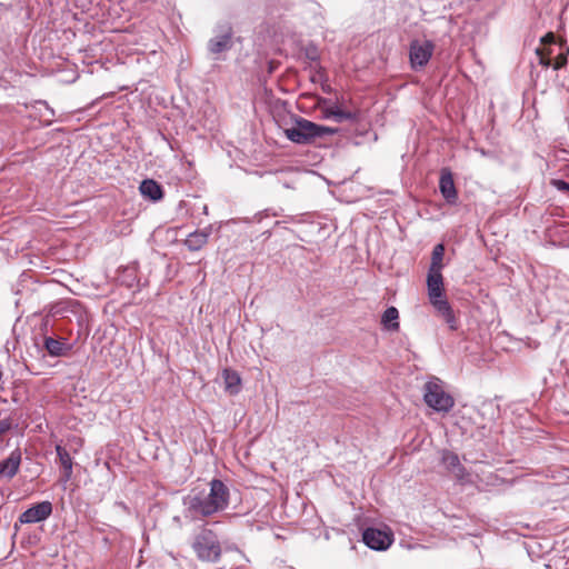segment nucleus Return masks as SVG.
I'll return each instance as SVG.
<instances>
[{
	"label": "nucleus",
	"mask_w": 569,
	"mask_h": 569,
	"mask_svg": "<svg viewBox=\"0 0 569 569\" xmlns=\"http://www.w3.org/2000/svg\"><path fill=\"white\" fill-rule=\"evenodd\" d=\"M567 53L569 54V49L567 50Z\"/></svg>",
	"instance_id": "c756f323"
},
{
	"label": "nucleus",
	"mask_w": 569,
	"mask_h": 569,
	"mask_svg": "<svg viewBox=\"0 0 569 569\" xmlns=\"http://www.w3.org/2000/svg\"><path fill=\"white\" fill-rule=\"evenodd\" d=\"M52 503L48 500L31 506L19 516L20 523H37L44 521L52 513Z\"/></svg>",
	"instance_id": "0eeeda50"
},
{
	"label": "nucleus",
	"mask_w": 569,
	"mask_h": 569,
	"mask_svg": "<svg viewBox=\"0 0 569 569\" xmlns=\"http://www.w3.org/2000/svg\"><path fill=\"white\" fill-rule=\"evenodd\" d=\"M231 43V33L227 32L224 34L218 36L211 39L208 43L209 51L213 54L221 53L230 48Z\"/></svg>",
	"instance_id": "dca6fc26"
},
{
	"label": "nucleus",
	"mask_w": 569,
	"mask_h": 569,
	"mask_svg": "<svg viewBox=\"0 0 569 569\" xmlns=\"http://www.w3.org/2000/svg\"><path fill=\"white\" fill-rule=\"evenodd\" d=\"M477 152H480L482 156H486V152L482 148H475Z\"/></svg>",
	"instance_id": "cd10ccee"
},
{
	"label": "nucleus",
	"mask_w": 569,
	"mask_h": 569,
	"mask_svg": "<svg viewBox=\"0 0 569 569\" xmlns=\"http://www.w3.org/2000/svg\"><path fill=\"white\" fill-rule=\"evenodd\" d=\"M443 256H445V246L442 243L435 246V248L432 250L431 263L429 267V271L441 272Z\"/></svg>",
	"instance_id": "412c9836"
},
{
	"label": "nucleus",
	"mask_w": 569,
	"mask_h": 569,
	"mask_svg": "<svg viewBox=\"0 0 569 569\" xmlns=\"http://www.w3.org/2000/svg\"><path fill=\"white\" fill-rule=\"evenodd\" d=\"M331 107L333 108V112L336 113L335 114V120L337 122L353 121V120H356L358 118V111L357 110L345 109L338 102L331 104Z\"/></svg>",
	"instance_id": "aec40b11"
},
{
	"label": "nucleus",
	"mask_w": 569,
	"mask_h": 569,
	"mask_svg": "<svg viewBox=\"0 0 569 569\" xmlns=\"http://www.w3.org/2000/svg\"><path fill=\"white\" fill-rule=\"evenodd\" d=\"M207 241H208L207 233L200 232V231H194L187 237L184 243L190 250L197 251V250L201 249L207 243Z\"/></svg>",
	"instance_id": "6ab92c4d"
},
{
	"label": "nucleus",
	"mask_w": 569,
	"mask_h": 569,
	"mask_svg": "<svg viewBox=\"0 0 569 569\" xmlns=\"http://www.w3.org/2000/svg\"><path fill=\"white\" fill-rule=\"evenodd\" d=\"M551 184L559 191L569 193V183L561 179H552Z\"/></svg>",
	"instance_id": "393cba45"
},
{
	"label": "nucleus",
	"mask_w": 569,
	"mask_h": 569,
	"mask_svg": "<svg viewBox=\"0 0 569 569\" xmlns=\"http://www.w3.org/2000/svg\"><path fill=\"white\" fill-rule=\"evenodd\" d=\"M392 533L377 528H367L362 541L373 550H386L392 543Z\"/></svg>",
	"instance_id": "423d86ee"
},
{
	"label": "nucleus",
	"mask_w": 569,
	"mask_h": 569,
	"mask_svg": "<svg viewBox=\"0 0 569 569\" xmlns=\"http://www.w3.org/2000/svg\"><path fill=\"white\" fill-rule=\"evenodd\" d=\"M56 452L59 459V463L63 469V481L67 482L71 479L72 476V458L69 451L61 445L56 446Z\"/></svg>",
	"instance_id": "4468645a"
},
{
	"label": "nucleus",
	"mask_w": 569,
	"mask_h": 569,
	"mask_svg": "<svg viewBox=\"0 0 569 569\" xmlns=\"http://www.w3.org/2000/svg\"><path fill=\"white\" fill-rule=\"evenodd\" d=\"M536 53L539 58V63L543 67H550L551 66V49L547 47H538L536 49Z\"/></svg>",
	"instance_id": "4be33fe9"
},
{
	"label": "nucleus",
	"mask_w": 569,
	"mask_h": 569,
	"mask_svg": "<svg viewBox=\"0 0 569 569\" xmlns=\"http://www.w3.org/2000/svg\"><path fill=\"white\" fill-rule=\"evenodd\" d=\"M336 131V129L319 126L306 119H297L292 127L283 130L286 138L292 142H301L302 139L322 137L323 134H331Z\"/></svg>",
	"instance_id": "20e7f679"
},
{
	"label": "nucleus",
	"mask_w": 569,
	"mask_h": 569,
	"mask_svg": "<svg viewBox=\"0 0 569 569\" xmlns=\"http://www.w3.org/2000/svg\"><path fill=\"white\" fill-rule=\"evenodd\" d=\"M399 311L396 307H389L385 310L381 317V323L385 328L391 331H397L399 329Z\"/></svg>",
	"instance_id": "f3484780"
},
{
	"label": "nucleus",
	"mask_w": 569,
	"mask_h": 569,
	"mask_svg": "<svg viewBox=\"0 0 569 569\" xmlns=\"http://www.w3.org/2000/svg\"><path fill=\"white\" fill-rule=\"evenodd\" d=\"M439 189L443 198L453 203L457 200V190L453 182L452 173L448 169H442L439 180Z\"/></svg>",
	"instance_id": "9d476101"
},
{
	"label": "nucleus",
	"mask_w": 569,
	"mask_h": 569,
	"mask_svg": "<svg viewBox=\"0 0 569 569\" xmlns=\"http://www.w3.org/2000/svg\"><path fill=\"white\" fill-rule=\"evenodd\" d=\"M319 104L321 106V112L325 118L327 119H333L335 120V112L331 104H329V101L327 99H321Z\"/></svg>",
	"instance_id": "5701e85b"
},
{
	"label": "nucleus",
	"mask_w": 569,
	"mask_h": 569,
	"mask_svg": "<svg viewBox=\"0 0 569 569\" xmlns=\"http://www.w3.org/2000/svg\"><path fill=\"white\" fill-rule=\"evenodd\" d=\"M555 41H556V37H555L553 32H548V33H546V34L541 38V40H540V42H541V44H542L543 47H546V46H548V44H552V43H555Z\"/></svg>",
	"instance_id": "a878e982"
},
{
	"label": "nucleus",
	"mask_w": 569,
	"mask_h": 569,
	"mask_svg": "<svg viewBox=\"0 0 569 569\" xmlns=\"http://www.w3.org/2000/svg\"><path fill=\"white\" fill-rule=\"evenodd\" d=\"M435 44L429 40H413L410 43L409 59L413 70L422 69L429 62Z\"/></svg>",
	"instance_id": "39448f33"
},
{
	"label": "nucleus",
	"mask_w": 569,
	"mask_h": 569,
	"mask_svg": "<svg viewBox=\"0 0 569 569\" xmlns=\"http://www.w3.org/2000/svg\"><path fill=\"white\" fill-rule=\"evenodd\" d=\"M39 110H41V108H44L46 111H48L50 113V117H53V111L48 107V104L46 102H39Z\"/></svg>",
	"instance_id": "bb28decb"
},
{
	"label": "nucleus",
	"mask_w": 569,
	"mask_h": 569,
	"mask_svg": "<svg viewBox=\"0 0 569 569\" xmlns=\"http://www.w3.org/2000/svg\"><path fill=\"white\" fill-rule=\"evenodd\" d=\"M209 485V492L192 490L184 498L187 517L208 518L227 509L230 499L229 488L219 479H212Z\"/></svg>",
	"instance_id": "f257e3e1"
},
{
	"label": "nucleus",
	"mask_w": 569,
	"mask_h": 569,
	"mask_svg": "<svg viewBox=\"0 0 569 569\" xmlns=\"http://www.w3.org/2000/svg\"><path fill=\"white\" fill-rule=\"evenodd\" d=\"M139 189L143 197L153 201L160 200L163 196L160 184L151 179L143 180Z\"/></svg>",
	"instance_id": "2eb2a0df"
},
{
	"label": "nucleus",
	"mask_w": 569,
	"mask_h": 569,
	"mask_svg": "<svg viewBox=\"0 0 569 569\" xmlns=\"http://www.w3.org/2000/svg\"><path fill=\"white\" fill-rule=\"evenodd\" d=\"M441 462L446 469L452 472L457 478L461 479L466 475V469L461 465L457 453L445 450L441 456Z\"/></svg>",
	"instance_id": "f8f14e48"
},
{
	"label": "nucleus",
	"mask_w": 569,
	"mask_h": 569,
	"mask_svg": "<svg viewBox=\"0 0 569 569\" xmlns=\"http://www.w3.org/2000/svg\"><path fill=\"white\" fill-rule=\"evenodd\" d=\"M430 303L437 313L443 318L450 330H457V319L455 312L446 297L431 300Z\"/></svg>",
	"instance_id": "1a4fd4ad"
},
{
	"label": "nucleus",
	"mask_w": 569,
	"mask_h": 569,
	"mask_svg": "<svg viewBox=\"0 0 569 569\" xmlns=\"http://www.w3.org/2000/svg\"><path fill=\"white\" fill-rule=\"evenodd\" d=\"M191 547L197 558L203 562H217L222 553L217 533L206 527L194 536Z\"/></svg>",
	"instance_id": "f03ea898"
},
{
	"label": "nucleus",
	"mask_w": 569,
	"mask_h": 569,
	"mask_svg": "<svg viewBox=\"0 0 569 569\" xmlns=\"http://www.w3.org/2000/svg\"><path fill=\"white\" fill-rule=\"evenodd\" d=\"M22 455L19 449H14L11 451L8 458L0 461V479L7 478L11 479L13 478L20 468L21 465Z\"/></svg>",
	"instance_id": "6e6552de"
},
{
	"label": "nucleus",
	"mask_w": 569,
	"mask_h": 569,
	"mask_svg": "<svg viewBox=\"0 0 569 569\" xmlns=\"http://www.w3.org/2000/svg\"><path fill=\"white\" fill-rule=\"evenodd\" d=\"M425 402L437 412H449L455 406V399L445 391L439 379L426 382L423 387Z\"/></svg>",
	"instance_id": "7ed1b4c3"
},
{
	"label": "nucleus",
	"mask_w": 569,
	"mask_h": 569,
	"mask_svg": "<svg viewBox=\"0 0 569 569\" xmlns=\"http://www.w3.org/2000/svg\"><path fill=\"white\" fill-rule=\"evenodd\" d=\"M427 288L429 301L445 297L443 278L441 272L428 271Z\"/></svg>",
	"instance_id": "9b49d317"
},
{
	"label": "nucleus",
	"mask_w": 569,
	"mask_h": 569,
	"mask_svg": "<svg viewBox=\"0 0 569 569\" xmlns=\"http://www.w3.org/2000/svg\"><path fill=\"white\" fill-rule=\"evenodd\" d=\"M567 63H568L567 53H560L556 57L555 62L553 63L551 62V66L553 67L555 70H559V69L565 68L567 66Z\"/></svg>",
	"instance_id": "b1692460"
},
{
	"label": "nucleus",
	"mask_w": 569,
	"mask_h": 569,
	"mask_svg": "<svg viewBox=\"0 0 569 569\" xmlns=\"http://www.w3.org/2000/svg\"><path fill=\"white\" fill-rule=\"evenodd\" d=\"M44 348L49 355L53 357H61L66 355L68 350L67 343L64 341L57 340L51 337L44 339Z\"/></svg>",
	"instance_id": "a211bd4d"
},
{
	"label": "nucleus",
	"mask_w": 569,
	"mask_h": 569,
	"mask_svg": "<svg viewBox=\"0 0 569 569\" xmlns=\"http://www.w3.org/2000/svg\"><path fill=\"white\" fill-rule=\"evenodd\" d=\"M222 378L224 381V390L231 396L238 395L241 389V377L232 369H223Z\"/></svg>",
	"instance_id": "ddd939ff"
},
{
	"label": "nucleus",
	"mask_w": 569,
	"mask_h": 569,
	"mask_svg": "<svg viewBox=\"0 0 569 569\" xmlns=\"http://www.w3.org/2000/svg\"><path fill=\"white\" fill-rule=\"evenodd\" d=\"M46 122H50L51 121V118H46L44 119Z\"/></svg>",
	"instance_id": "c85d7f7f"
}]
</instances>
